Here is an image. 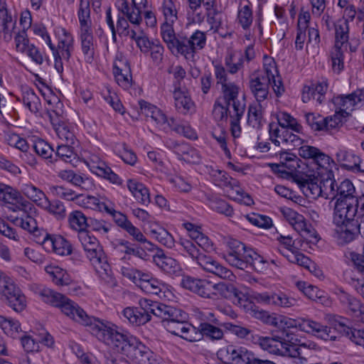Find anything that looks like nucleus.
<instances>
[{"instance_id":"obj_3","label":"nucleus","mask_w":364,"mask_h":364,"mask_svg":"<svg viewBox=\"0 0 364 364\" xmlns=\"http://www.w3.org/2000/svg\"><path fill=\"white\" fill-rule=\"evenodd\" d=\"M206 43L205 32L196 31L189 38L183 34H176L166 44L173 55H181L186 60H193L197 50L204 48Z\"/></svg>"},{"instance_id":"obj_56","label":"nucleus","mask_w":364,"mask_h":364,"mask_svg":"<svg viewBox=\"0 0 364 364\" xmlns=\"http://www.w3.org/2000/svg\"><path fill=\"white\" fill-rule=\"evenodd\" d=\"M230 107L226 104H223L221 101L216 99L214 102L213 114L218 122H227L228 117L230 119V114H233V109L230 110Z\"/></svg>"},{"instance_id":"obj_33","label":"nucleus","mask_w":364,"mask_h":364,"mask_svg":"<svg viewBox=\"0 0 364 364\" xmlns=\"http://www.w3.org/2000/svg\"><path fill=\"white\" fill-rule=\"evenodd\" d=\"M0 200L8 203H13L14 201H16L20 203L24 209L28 208L31 209V204L26 200H23V197L17 191L3 183H0Z\"/></svg>"},{"instance_id":"obj_48","label":"nucleus","mask_w":364,"mask_h":364,"mask_svg":"<svg viewBox=\"0 0 364 364\" xmlns=\"http://www.w3.org/2000/svg\"><path fill=\"white\" fill-rule=\"evenodd\" d=\"M336 43L334 47L343 48L349 40V26L348 21H338L335 24Z\"/></svg>"},{"instance_id":"obj_26","label":"nucleus","mask_w":364,"mask_h":364,"mask_svg":"<svg viewBox=\"0 0 364 364\" xmlns=\"http://www.w3.org/2000/svg\"><path fill=\"white\" fill-rule=\"evenodd\" d=\"M57 176L63 181L83 190H89L93 187L92 181L80 172L77 173L71 169H63L60 170L57 173Z\"/></svg>"},{"instance_id":"obj_20","label":"nucleus","mask_w":364,"mask_h":364,"mask_svg":"<svg viewBox=\"0 0 364 364\" xmlns=\"http://www.w3.org/2000/svg\"><path fill=\"white\" fill-rule=\"evenodd\" d=\"M154 263L164 273L171 276H180L182 269L174 258L164 254L162 250H159L153 256Z\"/></svg>"},{"instance_id":"obj_54","label":"nucleus","mask_w":364,"mask_h":364,"mask_svg":"<svg viewBox=\"0 0 364 364\" xmlns=\"http://www.w3.org/2000/svg\"><path fill=\"white\" fill-rule=\"evenodd\" d=\"M237 20L244 30L250 28L253 20L252 11L250 2L243 6L241 4L240 5Z\"/></svg>"},{"instance_id":"obj_21","label":"nucleus","mask_w":364,"mask_h":364,"mask_svg":"<svg viewBox=\"0 0 364 364\" xmlns=\"http://www.w3.org/2000/svg\"><path fill=\"white\" fill-rule=\"evenodd\" d=\"M55 34L58 38V46L55 47L60 61L68 62L73 50V38L64 28H58Z\"/></svg>"},{"instance_id":"obj_39","label":"nucleus","mask_w":364,"mask_h":364,"mask_svg":"<svg viewBox=\"0 0 364 364\" xmlns=\"http://www.w3.org/2000/svg\"><path fill=\"white\" fill-rule=\"evenodd\" d=\"M167 124L171 130L190 139H196L197 134L193 129L185 121L173 117L168 119Z\"/></svg>"},{"instance_id":"obj_63","label":"nucleus","mask_w":364,"mask_h":364,"mask_svg":"<svg viewBox=\"0 0 364 364\" xmlns=\"http://www.w3.org/2000/svg\"><path fill=\"white\" fill-rule=\"evenodd\" d=\"M73 144L58 145L56 150V155L63 161L73 164L76 160V154L74 152Z\"/></svg>"},{"instance_id":"obj_4","label":"nucleus","mask_w":364,"mask_h":364,"mask_svg":"<svg viewBox=\"0 0 364 364\" xmlns=\"http://www.w3.org/2000/svg\"><path fill=\"white\" fill-rule=\"evenodd\" d=\"M222 92L223 96L217 99L233 109V114H230V131L233 137H239L241 134L240 120L245 114L246 105L238 100L239 87L233 83L223 84Z\"/></svg>"},{"instance_id":"obj_28","label":"nucleus","mask_w":364,"mask_h":364,"mask_svg":"<svg viewBox=\"0 0 364 364\" xmlns=\"http://www.w3.org/2000/svg\"><path fill=\"white\" fill-rule=\"evenodd\" d=\"M114 251L117 253L124 254L122 259H126V256H135L142 259H146V252L139 246L131 243L129 241L124 239L116 240L112 242Z\"/></svg>"},{"instance_id":"obj_31","label":"nucleus","mask_w":364,"mask_h":364,"mask_svg":"<svg viewBox=\"0 0 364 364\" xmlns=\"http://www.w3.org/2000/svg\"><path fill=\"white\" fill-rule=\"evenodd\" d=\"M304 193L313 198L322 197L321 180L317 177L311 178L310 176H301L296 180Z\"/></svg>"},{"instance_id":"obj_44","label":"nucleus","mask_w":364,"mask_h":364,"mask_svg":"<svg viewBox=\"0 0 364 364\" xmlns=\"http://www.w3.org/2000/svg\"><path fill=\"white\" fill-rule=\"evenodd\" d=\"M262 107L259 102L250 105L247 111V123L253 128L259 129L263 125Z\"/></svg>"},{"instance_id":"obj_13","label":"nucleus","mask_w":364,"mask_h":364,"mask_svg":"<svg viewBox=\"0 0 364 364\" xmlns=\"http://www.w3.org/2000/svg\"><path fill=\"white\" fill-rule=\"evenodd\" d=\"M161 9L165 22L161 26V35L163 41L166 43L176 35L173 24L178 19V11L173 0H164Z\"/></svg>"},{"instance_id":"obj_6","label":"nucleus","mask_w":364,"mask_h":364,"mask_svg":"<svg viewBox=\"0 0 364 364\" xmlns=\"http://www.w3.org/2000/svg\"><path fill=\"white\" fill-rule=\"evenodd\" d=\"M292 339V333L288 329L277 331L271 336H259L257 343L264 350L269 353L287 356L289 353V344Z\"/></svg>"},{"instance_id":"obj_37","label":"nucleus","mask_w":364,"mask_h":364,"mask_svg":"<svg viewBox=\"0 0 364 364\" xmlns=\"http://www.w3.org/2000/svg\"><path fill=\"white\" fill-rule=\"evenodd\" d=\"M81 49L85 56V60L88 63H92L94 58L95 44L92 30L80 31Z\"/></svg>"},{"instance_id":"obj_49","label":"nucleus","mask_w":364,"mask_h":364,"mask_svg":"<svg viewBox=\"0 0 364 364\" xmlns=\"http://www.w3.org/2000/svg\"><path fill=\"white\" fill-rule=\"evenodd\" d=\"M277 119L279 126L284 129L290 128L291 130L301 133L302 126L299 124L296 119L287 112H280L277 115Z\"/></svg>"},{"instance_id":"obj_51","label":"nucleus","mask_w":364,"mask_h":364,"mask_svg":"<svg viewBox=\"0 0 364 364\" xmlns=\"http://www.w3.org/2000/svg\"><path fill=\"white\" fill-rule=\"evenodd\" d=\"M23 215L16 217L13 223L29 232L37 231V222L36 219L26 213V209L22 208Z\"/></svg>"},{"instance_id":"obj_38","label":"nucleus","mask_w":364,"mask_h":364,"mask_svg":"<svg viewBox=\"0 0 364 364\" xmlns=\"http://www.w3.org/2000/svg\"><path fill=\"white\" fill-rule=\"evenodd\" d=\"M45 270L52 279V281L59 286H68L73 282L71 276L65 269L58 266H47Z\"/></svg>"},{"instance_id":"obj_18","label":"nucleus","mask_w":364,"mask_h":364,"mask_svg":"<svg viewBox=\"0 0 364 364\" xmlns=\"http://www.w3.org/2000/svg\"><path fill=\"white\" fill-rule=\"evenodd\" d=\"M214 289L218 294L228 299H230L235 305L243 309V305L246 304L249 299L241 291H240L233 284L230 282H220L214 284Z\"/></svg>"},{"instance_id":"obj_10","label":"nucleus","mask_w":364,"mask_h":364,"mask_svg":"<svg viewBox=\"0 0 364 364\" xmlns=\"http://www.w3.org/2000/svg\"><path fill=\"white\" fill-rule=\"evenodd\" d=\"M334 225L333 237L339 245L351 242L359 234L364 237V222L360 223L358 220H350Z\"/></svg>"},{"instance_id":"obj_17","label":"nucleus","mask_w":364,"mask_h":364,"mask_svg":"<svg viewBox=\"0 0 364 364\" xmlns=\"http://www.w3.org/2000/svg\"><path fill=\"white\" fill-rule=\"evenodd\" d=\"M333 103L339 108L340 112L348 117L357 105L364 103V89L357 90L347 95L334 97Z\"/></svg>"},{"instance_id":"obj_1","label":"nucleus","mask_w":364,"mask_h":364,"mask_svg":"<svg viewBox=\"0 0 364 364\" xmlns=\"http://www.w3.org/2000/svg\"><path fill=\"white\" fill-rule=\"evenodd\" d=\"M78 239L100 279L109 287H116L117 281L98 240L88 232L78 234Z\"/></svg>"},{"instance_id":"obj_27","label":"nucleus","mask_w":364,"mask_h":364,"mask_svg":"<svg viewBox=\"0 0 364 364\" xmlns=\"http://www.w3.org/2000/svg\"><path fill=\"white\" fill-rule=\"evenodd\" d=\"M353 205V203H345L342 202L341 200L335 203L333 217L334 225L358 220L355 218L356 209H354Z\"/></svg>"},{"instance_id":"obj_16","label":"nucleus","mask_w":364,"mask_h":364,"mask_svg":"<svg viewBox=\"0 0 364 364\" xmlns=\"http://www.w3.org/2000/svg\"><path fill=\"white\" fill-rule=\"evenodd\" d=\"M42 245L48 252H53L61 256L69 255L73 252L70 242L61 235L46 233L43 237Z\"/></svg>"},{"instance_id":"obj_46","label":"nucleus","mask_w":364,"mask_h":364,"mask_svg":"<svg viewBox=\"0 0 364 364\" xmlns=\"http://www.w3.org/2000/svg\"><path fill=\"white\" fill-rule=\"evenodd\" d=\"M208 199L209 206L213 210L228 218L234 215L232 207L226 200L216 196H210Z\"/></svg>"},{"instance_id":"obj_61","label":"nucleus","mask_w":364,"mask_h":364,"mask_svg":"<svg viewBox=\"0 0 364 364\" xmlns=\"http://www.w3.org/2000/svg\"><path fill=\"white\" fill-rule=\"evenodd\" d=\"M292 131L290 128H287L282 132V143L288 149H294L302 144V139Z\"/></svg>"},{"instance_id":"obj_36","label":"nucleus","mask_w":364,"mask_h":364,"mask_svg":"<svg viewBox=\"0 0 364 364\" xmlns=\"http://www.w3.org/2000/svg\"><path fill=\"white\" fill-rule=\"evenodd\" d=\"M127 187L139 203L147 205L150 203L149 189L143 183H139L135 180L129 179Z\"/></svg>"},{"instance_id":"obj_59","label":"nucleus","mask_w":364,"mask_h":364,"mask_svg":"<svg viewBox=\"0 0 364 364\" xmlns=\"http://www.w3.org/2000/svg\"><path fill=\"white\" fill-rule=\"evenodd\" d=\"M77 15L80 25V31H85V29L90 30V9L88 1H82V4H80Z\"/></svg>"},{"instance_id":"obj_12","label":"nucleus","mask_w":364,"mask_h":364,"mask_svg":"<svg viewBox=\"0 0 364 364\" xmlns=\"http://www.w3.org/2000/svg\"><path fill=\"white\" fill-rule=\"evenodd\" d=\"M335 294L341 305L346 309L350 316L356 321L364 323V305L359 299L341 288L336 289Z\"/></svg>"},{"instance_id":"obj_14","label":"nucleus","mask_w":364,"mask_h":364,"mask_svg":"<svg viewBox=\"0 0 364 364\" xmlns=\"http://www.w3.org/2000/svg\"><path fill=\"white\" fill-rule=\"evenodd\" d=\"M219 355L227 364H252L255 355L242 347L228 346Z\"/></svg>"},{"instance_id":"obj_47","label":"nucleus","mask_w":364,"mask_h":364,"mask_svg":"<svg viewBox=\"0 0 364 364\" xmlns=\"http://www.w3.org/2000/svg\"><path fill=\"white\" fill-rule=\"evenodd\" d=\"M90 170L98 176L104 178L114 184H121V179L118 175L114 173L111 168L105 163L101 162L97 165L93 164L91 166Z\"/></svg>"},{"instance_id":"obj_15","label":"nucleus","mask_w":364,"mask_h":364,"mask_svg":"<svg viewBox=\"0 0 364 364\" xmlns=\"http://www.w3.org/2000/svg\"><path fill=\"white\" fill-rule=\"evenodd\" d=\"M299 329L309 334H312L324 341H335L336 336L333 335L331 328L321 323L304 318L299 320Z\"/></svg>"},{"instance_id":"obj_35","label":"nucleus","mask_w":364,"mask_h":364,"mask_svg":"<svg viewBox=\"0 0 364 364\" xmlns=\"http://www.w3.org/2000/svg\"><path fill=\"white\" fill-rule=\"evenodd\" d=\"M355 193V188L353 183L348 179H345L339 185L337 184L335 193L336 202L341 200L345 203H354V198L356 196Z\"/></svg>"},{"instance_id":"obj_7","label":"nucleus","mask_w":364,"mask_h":364,"mask_svg":"<svg viewBox=\"0 0 364 364\" xmlns=\"http://www.w3.org/2000/svg\"><path fill=\"white\" fill-rule=\"evenodd\" d=\"M228 250L224 255L226 262L231 266L245 270L249 268L250 251L252 248L247 247L244 243L237 240H230L228 242Z\"/></svg>"},{"instance_id":"obj_23","label":"nucleus","mask_w":364,"mask_h":364,"mask_svg":"<svg viewBox=\"0 0 364 364\" xmlns=\"http://www.w3.org/2000/svg\"><path fill=\"white\" fill-rule=\"evenodd\" d=\"M173 97L175 102V107L179 112L186 114L194 110V102L191 100L186 88L182 87L179 82L175 84Z\"/></svg>"},{"instance_id":"obj_2","label":"nucleus","mask_w":364,"mask_h":364,"mask_svg":"<svg viewBox=\"0 0 364 364\" xmlns=\"http://www.w3.org/2000/svg\"><path fill=\"white\" fill-rule=\"evenodd\" d=\"M176 250L184 257H190L204 271L221 279L232 280L234 274L232 271L220 264L210 255H207L197 247L191 240L181 238L177 242Z\"/></svg>"},{"instance_id":"obj_25","label":"nucleus","mask_w":364,"mask_h":364,"mask_svg":"<svg viewBox=\"0 0 364 364\" xmlns=\"http://www.w3.org/2000/svg\"><path fill=\"white\" fill-rule=\"evenodd\" d=\"M299 155L303 159H311L319 167L327 168L331 158L315 146L304 145L299 149Z\"/></svg>"},{"instance_id":"obj_62","label":"nucleus","mask_w":364,"mask_h":364,"mask_svg":"<svg viewBox=\"0 0 364 364\" xmlns=\"http://www.w3.org/2000/svg\"><path fill=\"white\" fill-rule=\"evenodd\" d=\"M117 83L127 90L132 87L133 79L131 70H115L113 73Z\"/></svg>"},{"instance_id":"obj_60","label":"nucleus","mask_w":364,"mask_h":364,"mask_svg":"<svg viewBox=\"0 0 364 364\" xmlns=\"http://www.w3.org/2000/svg\"><path fill=\"white\" fill-rule=\"evenodd\" d=\"M178 336L189 342L200 341V325L196 328L188 322L185 323V326H183V329Z\"/></svg>"},{"instance_id":"obj_43","label":"nucleus","mask_w":364,"mask_h":364,"mask_svg":"<svg viewBox=\"0 0 364 364\" xmlns=\"http://www.w3.org/2000/svg\"><path fill=\"white\" fill-rule=\"evenodd\" d=\"M41 208L53 215L58 220H63L66 216L65 207L63 203L59 200L50 201L47 198L41 203Z\"/></svg>"},{"instance_id":"obj_40","label":"nucleus","mask_w":364,"mask_h":364,"mask_svg":"<svg viewBox=\"0 0 364 364\" xmlns=\"http://www.w3.org/2000/svg\"><path fill=\"white\" fill-rule=\"evenodd\" d=\"M89 218L80 210L72 211L68 218V223L71 229L77 231L78 234L82 232H87V222Z\"/></svg>"},{"instance_id":"obj_57","label":"nucleus","mask_w":364,"mask_h":364,"mask_svg":"<svg viewBox=\"0 0 364 364\" xmlns=\"http://www.w3.org/2000/svg\"><path fill=\"white\" fill-rule=\"evenodd\" d=\"M23 194L33 202L41 207V203L47 198L46 194L39 188L32 184H25L23 186Z\"/></svg>"},{"instance_id":"obj_34","label":"nucleus","mask_w":364,"mask_h":364,"mask_svg":"<svg viewBox=\"0 0 364 364\" xmlns=\"http://www.w3.org/2000/svg\"><path fill=\"white\" fill-rule=\"evenodd\" d=\"M21 99L23 105L31 112L36 114L42 108L41 100L34 90L28 86H22Z\"/></svg>"},{"instance_id":"obj_24","label":"nucleus","mask_w":364,"mask_h":364,"mask_svg":"<svg viewBox=\"0 0 364 364\" xmlns=\"http://www.w3.org/2000/svg\"><path fill=\"white\" fill-rule=\"evenodd\" d=\"M170 147L180 160H183L189 164H199L200 162L201 156L200 152L187 143L172 141Z\"/></svg>"},{"instance_id":"obj_41","label":"nucleus","mask_w":364,"mask_h":364,"mask_svg":"<svg viewBox=\"0 0 364 364\" xmlns=\"http://www.w3.org/2000/svg\"><path fill=\"white\" fill-rule=\"evenodd\" d=\"M139 305L138 311L141 313V315L147 316L149 321L151 314L159 318L164 304L147 299H141L139 301Z\"/></svg>"},{"instance_id":"obj_22","label":"nucleus","mask_w":364,"mask_h":364,"mask_svg":"<svg viewBox=\"0 0 364 364\" xmlns=\"http://www.w3.org/2000/svg\"><path fill=\"white\" fill-rule=\"evenodd\" d=\"M151 352L149 348L135 337L131 338V344L125 348L124 355L137 364H144L151 355Z\"/></svg>"},{"instance_id":"obj_42","label":"nucleus","mask_w":364,"mask_h":364,"mask_svg":"<svg viewBox=\"0 0 364 364\" xmlns=\"http://www.w3.org/2000/svg\"><path fill=\"white\" fill-rule=\"evenodd\" d=\"M73 314V317H70V319L83 326L90 327L92 333L94 331V326L100 321V319L97 318L89 316L77 304H76Z\"/></svg>"},{"instance_id":"obj_30","label":"nucleus","mask_w":364,"mask_h":364,"mask_svg":"<svg viewBox=\"0 0 364 364\" xmlns=\"http://www.w3.org/2000/svg\"><path fill=\"white\" fill-rule=\"evenodd\" d=\"M336 161L341 167L348 171H363L360 168L361 159L360 156L355 154L353 151L339 149L336 154Z\"/></svg>"},{"instance_id":"obj_29","label":"nucleus","mask_w":364,"mask_h":364,"mask_svg":"<svg viewBox=\"0 0 364 364\" xmlns=\"http://www.w3.org/2000/svg\"><path fill=\"white\" fill-rule=\"evenodd\" d=\"M242 309L251 316L260 320L265 324L274 326H278L279 319L274 314H269L268 311L260 309L250 299L246 302V304L243 305Z\"/></svg>"},{"instance_id":"obj_5","label":"nucleus","mask_w":364,"mask_h":364,"mask_svg":"<svg viewBox=\"0 0 364 364\" xmlns=\"http://www.w3.org/2000/svg\"><path fill=\"white\" fill-rule=\"evenodd\" d=\"M92 333L108 345H112L120 350L124 355L125 348L131 344V338H135L118 332L110 326L109 323L102 320H100L98 324L94 326V331Z\"/></svg>"},{"instance_id":"obj_11","label":"nucleus","mask_w":364,"mask_h":364,"mask_svg":"<svg viewBox=\"0 0 364 364\" xmlns=\"http://www.w3.org/2000/svg\"><path fill=\"white\" fill-rule=\"evenodd\" d=\"M270 83V70H257L250 75L249 87L258 102L267 98Z\"/></svg>"},{"instance_id":"obj_19","label":"nucleus","mask_w":364,"mask_h":364,"mask_svg":"<svg viewBox=\"0 0 364 364\" xmlns=\"http://www.w3.org/2000/svg\"><path fill=\"white\" fill-rule=\"evenodd\" d=\"M255 299L260 304L266 305H274L283 308L294 306L296 301L287 294L280 292L276 293H259L255 295Z\"/></svg>"},{"instance_id":"obj_8","label":"nucleus","mask_w":364,"mask_h":364,"mask_svg":"<svg viewBox=\"0 0 364 364\" xmlns=\"http://www.w3.org/2000/svg\"><path fill=\"white\" fill-rule=\"evenodd\" d=\"M45 303L59 308L63 314L70 318L73 317V311L77 303L66 296L45 287H38L36 291Z\"/></svg>"},{"instance_id":"obj_45","label":"nucleus","mask_w":364,"mask_h":364,"mask_svg":"<svg viewBox=\"0 0 364 364\" xmlns=\"http://www.w3.org/2000/svg\"><path fill=\"white\" fill-rule=\"evenodd\" d=\"M200 333L201 334V340L205 338L215 341L223 339L224 336L223 331L220 328L206 321L200 323Z\"/></svg>"},{"instance_id":"obj_52","label":"nucleus","mask_w":364,"mask_h":364,"mask_svg":"<svg viewBox=\"0 0 364 364\" xmlns=\"http://www.w3.org/2000/svg\"><path fill=\"white\" fill-rule=\"evenodd\" d=\"M282 213L286 220L294 230H301L304 227V217L289 208L282 209Z\"/></svg>"},{"instance_id":"obj_55","label":"nucleus","mask_w":364,"mask_h":364,"mask_svg":"<svg viewBox=\"0 0 364 364\" xmlns=\"http://www.w3.org/2000/svg\"><path fill=\"white\" fill-rule=\"evenodd\" d=\"M0 327L6 335L11 337H14L15 334L21 330L18 321L1 315H0Z\"/></svg>"},{"instance_id":"obj_53","label":"nucleus","mask_w":364,"mask_h":364,"mask_svg":"<svg viewBox=\"0 0 364 364\" xmlns=\"http://www.w3.org/2000/svg\"><path fill=\"white\" fill-rule=\"evenodd\" d=\"M123 316L132 324L141 326L149 322L147 316L141 315L137 307H127L122 311Z\"/></svg>"},{"instance_id":"obj_9","label":"nucleus","mask_w":364,"mask_h":364,"mask_svg":"<svg viewBox=\"0 0 364 364\" xmlns=\"http://www.w3.org/2000/svg\"><path fill=\"white\" fill-rule=\"evenodd\" d=\"M0 293L5 297L8 305L15 311L21 312L26 308V296L6 276H0Z\"/></svg>"},{"instance_id":"obj_58","label":"nucleus","mask_w":364,"mask_h":364,"mask_svg":"<svg viewBox=\"0 0 364 364\" xmlns=\"http://www.w3.org/2000/svg\"><path fill=\"white\" fill-rule=\"evenodd\" d=\"M150 232L152 237L168 248L174 247V239L173 236L164 228H158L151 229Z\"/></svg>"},{"instance_id":"obj_50","label":"nucleus","mask_w":364,"mask_h":364,"mask_svg":"<svg viewBox=\"0 0 364 364\" xmlns=\"http://www.w3.org/2000/svg\"><path fill=\"white\" fill-rule=\"evenodd\" d=\"M15 24L16 22L13 21L11 15L8 11H0V34H4V39L9 41L11 38Z\"/></svg>"},{"instance_id":"obj_64","label":"nucleus","mask_w":364,"mask_h":364,"mask_svg":"<svg viewBox=\"0 0 364 364\" xmlns=\"http://www.w3.org/2000/svg\"><path fill=\"white\" fill-rule=\"evenodd\" d=\"M337 184L336 180L331 177L321 180V188H322V197L326 199H335Z\"/></svg>"},{"instance_id":"obj_32","label":"nucleus","mask_w":364,"mask_h":364,"mask_svg":"<svg viewBox=\"0 0 364 364\" xmlns=\"http://www.w3.org/2000/svg\"><path fill=\"white\" fill-rule=\"evenodd\" d=\"M161 309L159 318H161L164 326V323H174L178 321L188 320V314L180 309L164 304Z\"/></svg>"}]
</instances>
